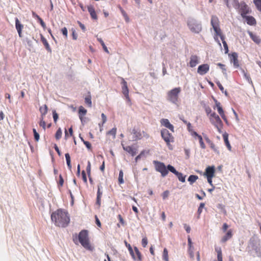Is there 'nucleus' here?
<instances>
[{"label": "nucleus", "mask_w": 261, "mask_h": 261, "mask_svg": "<svg viewBox=\"0 0 261 261\" xmlns=\"http://www.w3.org/2000/svg\"><path fill=\"white\" fill-rule=\"evenodd\" d=\"M51 219L59 227H65L70 222L68 212L62 209H58L51 215Z\"/></svg>", "instance_id": "1"}, {"label": "nucleus", "mask_w": 261, "mask_h": 261, "mask_svg": "<svg viewBox=\"0 0 261 261\" xmlns=\"http://www.w3.org/2000/svg\"><path fill=\"white\" fill-rule=\"evenodd\" d=\"M219 23L220 22L218 17L213 15L211 18V23L215 32L214 38L218 43L219 45L221 46V43L218 38V36L220 37L225 49V53L227 54L228 52V47L226 42L225 41V36L223 35L221 30L220 28Z\"/></svg>", "instance_id": "2"}, {"label": "nucleus", "mask_w": 261, "mask_h": 261, "mask_svg": "<svg viewBox=\"0 0 261 261\" xmlns=\"http://www.w3.org/2000/svg\"><path fill=\"white\" fill-rule=\"evenodd\" d=\"M73 240L76 244H77V241H79L81 245L86 250L91 251L94 250V247L90 243L88 231L87 230L84 229L81 230L78 236L74 238Z\"/></svg>", "instance_id": "3"}, {"label": "nucleus", "mask_w": 261, "mask_h": 261, "mask_svg": "<svg viewBox=\"0 0 261 261\" xmlns=\"http://www.w3.org/2000/svg\"><path fill=\"white\" fill-rule=\"evenodd\" d=\"M232 5L238 11L242 17L245 16L250 12L249 7L244 2L239 3L238 0H232Z\"/></svg>", "instance_id": "4"}, {"label": "nucleus", "mask_w": 261, "mask_h": 261, "mask_svg": "<svg viewBox=\"0 0 261 261\" xmlns=\"http://www.w3.org/2000/svg\"><path fill=\"white\" fill-rule=\"evenodd\" d=\"M133 135V138L135 141H138L142 139L143 138L148 139L149 138V135L144 130H141L139 128L134 127L131 132Z\"/></svg>", "instance_id": "5"}, {"label": "nucleus", "mask_w": 261, "mask_h": 261, "mask_svg": "<svg viewBox=\"0 0 261 261\" xmlns=\"http://www.w3.org/2000/svg\"><path fill=\"white\" fill-rule=\"evenodd\" d=\"M209 118L212 124L217 128L219 133H221L223 123L219 116L214 112L210 115Z\"/></svg>", "instance_id": "6"}, {"label": "nucleus", "mask_w": 261, "mask_h": 261, "mask_svg": "<svg viewBox=\"0 0 261 261\" xmlns=\"http://www.w3.org/2000/svg\"><path fill=\"white\" fill-rule=\"evenodd\" d=\"M180 91V87L171 90L167 93V99L173 103H176L178 99V94Z\"/></svg>", "instance_id": "7"}, {"label": "nucleus", "mask_w": 261, "mask_h": 261, "mask_svg": "<svg viewBox=\"0 0 261 261\" xmlns=\"http://www.w3.org/2000/svg\"><path fill=\"white\" fill-rule=\"evenodd\" d=\"M153 164L155 166L156 171L161 173L163 177H165L168 174V171L167 170V167H166L165 165L163 163L157 161H154Z\"/></svg>", "instance_id": "8"}, {"label": "nucleus", "mask_w": 261, "mask_h": 261, "mask_svg": "<svg viewBox=\"0 0 261 261\" xmlns=\"http://www.w3.org/2000/svg\"><path fill=\"white\" fill-rule=\"evenodd\" d=\"M161 133L162 138L166 143L167 145L169 146V148H170V143L174 142L173 136L166 128L162 129L161 130Z\"/></svg>", "instance_id": "9"}, {"label": "nucleus", "mask_w": 261, "mask_h": 261, "mask_svg": "<svg viewBox=\"0 0 261 261\" xmlns=\"http://www.w3.org/2000/svg\"><path fill=\"white\" fill-rule=\"evenodd\" d=\"M188 25L193 32L198 33L201 30V25L193 20L189 21Z\"/></svg>", "instance_id": "10"}, {"label": "nucleus", "mask_w": 261, "mask_h": 261, "mask_svg": "<svg viewBox=\"0 0 261 261\" xmlns=\"http://www.w3.org/2000/svg\"><path fill=\"white\" fill-rule=\"evenodd\" d=\"M214 101L215 102L216 107L217 108V111H218V113L220 114V115L221 116L222 118L223 119V120L225 122V123L227 124L228 120L226 118V116H225V115L224 114V112L221 106L220 102L216 99H215Z\"/></svg>", "instance_id": "11"}, {"label": "nucleus", "mask_w": 261, "mask_h": 261, "mask_svg": "<svg viewBox=\"0 0 261 261\" xmlns=\"http://www.w3.org/2000/svg\"><path fill=\"white\" fill-rule=\"evenodd\" d=\"M210 69V66L207 64H203L198 66L197 69V73L200 75H203L205 74Z\"/></svg>", "instance_id": "12"}, {"label": "nucleus", "mask_w": 261, "mask_h": 261, "mask_svg": "<svg viewBox=\"0 0 261 261\" xmlns=\"http://www.w3.org/2000/svg\"><path fill=\"white\" fill-rule=\"evenodd\" d=\"M121 84L122 85V92L123 94H124L126 99L127 100L130 101V98L129 97V94H128L129 91H128V89L127 87V82L124 79H122Z\"/></svg>", "instance_id": "13"}, {"label": "nucleus", "mask_w": 261, "mask_h": 261, "mask_svg": "<svg viewBox=\"0 0 261 261\" xmlns=\"http://www.w3.org/2000/svg\"><path fill=\"white\" fill-rule=\"evenodd\" d=\"M160 123L161 125L164 126L167 128H168L172 133L174 132V126L170 123L168 119L164 118L160 120Z\"/></svg>", "instance_id": "14"}, {"label": "nucleus", "mask_w": 261, "mask_h": 261, "mask_svg": "<svg viewBox=\"0 0 261 261\" xmlns=\"http://www.w3.org/2000/svg\"><path fill=\"white\" fill-rule=\"evenodd\" d=\"M215 168L214 166H208L205 169L204 175L206 177L213 178L215 176Z\"/></svg>", "instance_id": "15"}, {"label": "nucleus", "mask_w": 261, "mask_h": 261, "mask_svg": "<svg viewBox=\"0 0 261 261\" xmlns=\"http://www.w3.org/2000/svg\"><path fill=\"white\" fill-rule=\"evenodd\" d=\"M123 149L132 156H135L137 153V148L133 146H123Z\"/></svg>", "instance_id": "16"}, {"label": "nucleus", "mask_w": 261, "mask_h": 261, "mask_svg": "<svg viewBox=\"0 0 261 261\" xmlns=\"http://www.w3.org/2000/svg\"><path fill=\"white\" fill-rule=\"evenodd\" d=\"M15 27L19 37H22V30L23 25L19 21L18 18H15Z\"/></svg>", "instance_id": "17"}, {"label": "nucleus", "mask_w": 261, "mask_h": 261, "mask_svg": "<svg viewBox=\"0 0 261 261\" xmlns=\"http://www.w3.org/2000/svg\"><path fill=\"white\" fill-rule=\"evenodd\" d=\"M199 57L196 55H192L190 57L189 65L191 67H195L199 63Z\"/></svg>", "instance_id": "18"}, {"label": "nucleus", "mask_w": 261, "mask_h": 261, "mask_svg": "<svg viewBox=\"0 0 261 261\" xmlns=\"http://www.w3.org/2000/svg\"><path fill=\"white\" fill-rule=\"evenodd\" d=\"M242 17L245 19L247 23L250 25H253L256 23L255 19L252 16H247L246 15L245 16Z\"/></svg>", "instance_id": "19"}, {"label": "nucleus", "mask_w": 261, "mask_h": 261, "mask_svg": "<svg viewBox=\"0 0 261 261\" xmlns=\"http://www.w3.org/2000/svg\"><path fill=\"white\" fill-rule=\"evenodd\" d=\"M230 61L231 62L233 63V65L235 67H239V61L238 60V55L236 53H232V54L231 55V57H230Z\"/></svg>", "instance_id": "20"}, {"label": "nucleus", "mask_w": 261, "mask_h": 261, "mask_svg": "<svg viewBox=\"0 0 261 261\" xmlns=\"http://www.w3.org/2000/svg\"><path fill=\"white\" fill-rule=\"evenodd\" d=\"M248 34L252 40L256 44H258L261 42V39L257 35L254 34L252 32L249 31Z\"/></svg>", "instance_id": "21"}, {"label": "nucleus", "mask_w": 261, "mask_h": 261, "mask_svg": "<svg viewBox=\"0 0 261 261\" xmlns=\"http://www.w3.org/2000/svg\"><path fill=\"white\" fill-rule=\"evenodd\" d=\"M222 136H223V138L224 139V143H225L227 148H228V149L229 151H230L231 149V145L229 143V140H228V134L226 132H225L223 134Z\"/></svg>", "instance_id": "22"}, {"label": "nucleus", "mask_w": 261, "mask_h": 261, "mask_svg": "<svg viewBox=\"0 0 261 261\" xmlns=\"http://www.w3.org/2000/svg\"><path fill=\"white\" fill-rule=\"evenodd\" d=\"M232 237V231L231 229H229L226 234L221 239V242L223 243L226 242L227 240L231 239Z\"/></svg>", "instance_id": "23"}, {"label": "nucleus", "mask_w": 261, "mask_h": 261, "mask_svg": "<svg viewBox=\"0 0 261 261\" xmlns=\"http://www.w3.org/2000/svg\"><path fill=\"white\" fill-rule=\"evenodd\" d=\"M88 11L89 12L91 17L94 19H97V16L95 12V9L93 6H89L88 7Z\"/></svg>", "instance_id": "24"}, {"label": "nucleus", "mask_w": 261, "mask_h": 261, "mask_svg": "<svg viewBox=\"0 0 261 261\" xmlns=\"http://www.w3.org/2000/svg\"><path fill=\"white\" fill-rule=\"evenodd\" d=\"M47 110H48L47 106L46 105H44V106L40 107L39 111L41 114V118H42V119H43L44 116L47 113Z\"/></svg>", "instance_id": "25"}, {"label": "nucleus", "mask_w": 261, "mask_h": 261, "mask_svg": "<svg viewBox=\"0 0 261 261\" xmlns=\"http://www.w3.org/2000/svg\"><path fill=\"white\" fill-rule=\"evenodd\" d=\"M215 251L217 253L218 261H223L221 248L220 247H216Z\"/></svg>", "instance_id": "26"}, {"label": "nucleus", "mask_w": 261, "mask_h": 261, "mask_svg": "<svg viewBox=\"0 0 261 261\" xmlns=\"http://www.w3.org/2000/svg\"><path fill=\"white\" fill-rule=\"evenodd\" d=\"M134 253L135 255V258H133L134 260H137L138 261L141 260V254L140 252L139 251V249L136 247H134Z\"/></svg>", "instance_id": "27"}, {"label": "nucleus", "mask_w": 261, "mask_h": 261, "mask_svg": "<svg viewBox=\"0 0 261 261\" xmlns=\"http://www.w3.org/2000/svg\"><path fill=\"white\" fill-rule=\"evenodd\" d=\"M86 113H87V110L83 107L81 106L79 108V117L81 121L83 120V116L85 115Z\"/></svg>", "instance_id": "28"}, {"label": "nucleus", "mask_w": 261, "mask_h": 261, "mask_svg": "<svg viewBox=\"0 0 261 261\" xmlns=\"http://www.w3.org/2000/svg\"><path fill=\"white\" fill-rule=\"evenodd\" d=\"M126 247L128 248L130 254L131 255L133 258H135V255L133 249L129 244H128L126 241H124Z\"/></svg>", "instance_id": "29"}, {"label": "nucleus", "mask_w": 261, "mask_h": 261, "mask_svg": "<svg viewBox=\"0 0 261 261\" xmlns=\"http://www.w3.org/2000/svg\"><path fill=\"white\" fill-rule=\"evenodd\" d=\"M41 40L45 46L46 49L50 51V48L47 40L42 35H41Z\"/></svg>", "instance_id": "30"}, {"label": "nucleus", "mask_w": 261, "mask_h": 261, "mask_svg": "<svg viewBox=\"0 0 261 261\" xmlns=\"http://www.w3.org/2000/svg\"><path fill=\"white\" fill-rule=\"evenodd\" d=\"M198 178V177L197 175H191L189 177L188 180V181L190 182V184L191 185H192L194 182H195L196 181V180Z\"/></svg>", "instance_id": "31"}, {"label": "nucleus", "mask_w": 261, "mask_h": 261, "mask_svg": "<svg viewBox=\"0 0 261 261\" xmlns=\"http://www.w3.org/2000/svg\"><path fill=\"white\" fill-rule=\"evenodd\" d=\"M176 175L180 181H181L182 182H185V179H186V175H184L181 173L179 172H178L177 173Z\"/></svg>", "instance_id": "32"}, {"label": "nucleus", "mask_w": 261, "mask_h": 261, "mask_svg": "<svg viewBox=\"0 0 261 261\" xmlns=\"http://www.w3.org/2000/svg\"><path fill=\"white\" fill-rule=\"evenodd\" d=\"M65 156L67 166H68V168L70 170L71 169L72 167H71V164L70 155L68 153H67L65 154Z\"/></svg>", "instance_id": "33"}, {"label": "nucleus", "mask_w": 261, "mask_h": 261, "mask_svg": "<svg viewBox=\"0 0 261 261\" xmlns=\"http://www.w3.org/2000/svg\"><path fill=\"white\" fill-rule=\"evenodd\" d=\"M118 182L120 185L124 183L123 172L122 170H120L118 176Z\"/></svg>", "instance_id": "34"}, {"label": "nucleus", "mask_w": 261, "mask_h": 261, "mask_svg": "<svg viewBox=\"0 0 261 261\" xmlns=\"http://www.w3.org/2000/svg\"><path fill=\"white\" fill-rule=\"evenodd\" d=\"M163 259L165 261H169L168 252L167 248H165L163 253Z\"/></svg>", "instance_id": "35"}, {"label": "nucleus", "mask_w": 261, "mask_h": 261, "mask_svg": "<svg viewBox=\"0 0 261 261\" xmlns=\"http://www.w3.org/2000/svg\"><path fill=\"white\" fill-rule=\"evenodd\" d=\"M253 3L256 9L261 12V0H253Z\"/></svg>", "instance_id": "36"}, {"label": "nucleus", "mask_w": 261, "mask_h": 261, "mask_svg": "<svg viewBox=\"0 0 261 261\" xmlns=\"http://www.w3.org/2000/svg\"><path fill=\"white\" fill-rule=\"evenodd\" d=\"M97 40L99 41V42L101 44V45H102V48L103 49H104V50L107 52V53H109V51H108V49L107 47V46H106L104 42L103 41V40H102L101 38H97Z\"/></svg>", "instance_id": "37"}, {"label": "nucleus", "mask_w": 261, "mask_h": 261, "mask_svg": "<svg viewBox=\"0 0 261 261\" xmlns=\"http://www.w3.org/2000/svg\"><path fill=\"white\" fill-rule=\"evenodd\" d=\"M80 137L81 140L84 143V144L86 145V147L88 149L91 150L92 146H91V143L89 142H88V141H85L82 137Z\"/></svg>", "instance_id": "38"}, {"label": "nucleus", "mask_w": 261, "mask_h": 261, "mask_svg": "<svg viewBox=\"0 0 261 261\" xmlns=\"http://www.w3.org/2000/svg\"><path fill=\"white\" fill-rule=\"evenodd\" d=\"M62 132L61 129L59 128L56 132L55 137L57 140L60 139L62 137Z\"/></svg>", "instance_id": "39"}, {"label": "nucleus", "mask_w": 261, "mask_h": 261, "mask_svg": "<svg viewBox=\"0 0 261 261\" xmlns=\"http://www.w3.org/2000/svg\"><path fill=\"white\" fill-rule=\"evenodd\" d=\"M167 170L171 172L172 173H174L175 175L177 174L178 171L176 170V169L173 167L172 166L170 165H168L167 166Z\"/></svg>", "instance_id": "40"}, {"label": "nucleus", "mask_w": 261, "mask_h": 261, "mask_svg": "<svg viewBox=\"0 0 261 261\" xmlns=\"http://www.w3.org/2000/svg\"><path fill=\"white\" fill-rule=\"evenodd\" d=\"M120 10L125 20H126V21L128 22L129 21V18L126 13L121 7H120Z\"/></svg>", "instance_id": "41"}, {"label": "nucleus", "mask_w": 261, "mask_h": 261, "mask_svg": "<svg viewBox=\"0 0 261 261\" xmlns=\"http://www.w3.org/2000/svg\"><path fill=\"white\" fill-rule=\"evenodd\" d=\"M197 138L199 140V143H200V147L202 149H205L206 146H205V145L204 144V142L203 141V139H202V138L201 136H198V137Z\"/></svg>", "instance_id": "42"}, {"label": "nucleus", "mask_w": 261, "mask_h": 261, "mask_svg": "<svg viewBox=\"0 0 261 261\" xmlns=\"http://www.w3.org/2000/svg\"><path fill=\"white\" fill-rule=\"evenodd\" d=\"M86 170L88 174V177H90L91 176V163L90 161H88V164Z\"/></svg>", "instance_id": "43"}, {"label": "nucleus", "mask_w": 261, "mask_h": 261, "mask_svg": "<svg viewBox=\"0 0 261 261\" xmlns=\"http://www.w3.org/2000/svg\"><path fill=\"white\" fill-rule=\"evenodd\" d=\"M33 132L34 133V138L36 141H38L40 138V136L39 134L37 132L36 129L35 128L33 129Z\"/></svg>", "instance_id": "44"}, {"label": "nucleus", "mask_w": 261, "mask_h": 261, "mask_svg": "<svg viewBox=\"0 0 261 261\" xmlns=\"http://www.w3.org/2000/svg\"><path fill=\"white\" fill-rule=\"evenodd\" d=\"M116 132H117V129L116 127H114V128H113L110 130H109L107 133V134L112 135L115 137L116 136Z\"/></svg>", "instance_id": "45"}, {"label": "nucleus", "mask_w": 261, "mask_h": 261, "mask_svg": "<svg viewBox=\"0 0 261 261\" xmlns=\"http://www.w3.org/2000/svg\"><path fill=\"white\" fill-rule=\"evenodd\" d=\"M204 205H205V204L204 203H201L200 204L197 210V213L199 216L200 215L201 213H202V210H203V207H204Z\"/></svg>", "instance_id": "46"}, {"label": "nucleus", "mask_w": 261, "mask_h": 261, "mask_svg": "<svg viewBox=\"0 0 261 261\" xmlns=\"http://www.w3.org/2000/svg\"><path fill=\"white\" fill-rule=\"evenodd\" d=\"M85 103L88 104L89 107L91 106L92 102L90 96H87L85 98Z\"/></svg>", "instance_id": "47"}, {"label": "nucleus", "mask_w": 261, "mask_h": 261, "mask_svg": "<svg viewBox=\"0 0 261 261\" xmlns=\"http://www.w3.org/2000/svg\"><path fill=\"white\" fill-rule=\"evenodd\" d=\"M148 243V240L146 237H144L142 240V245L143 247H146Z\"/></svg>", "instance_id": "48"}, {"label": "nucleus", "mask_w": 261, "mask_h": 261, "mask_svg": "<svg viewBox=\"0 0 261 261\" xmlns=\"http://www.w3.org/2000/svg\"><path fill=\"white\" fill-rule=\"evenodd\" d=\"M82 178H83V181L85 184H87V176H86V174L85 171L84 170H83L82 172Z\"/></svg>", "instance_id": "49"}, {"label": "nucleus", "mask_w": 261, "mask_h": 261, "mask_svg": "<svg viewBox=\"0 0 261 261\" xmlns=\"http://www.w3.org/2000/svg\"><path fill=\"white\" fill-rule=\"evenodd\" d=\"M188 251H189V255H190V257L192 258H193L194 256V247H192V248L189 247Z\"/></svg>", "instance_id": "50"}, {"label": "nucleus", "mask_w": 261, "mask_h": 261, "mask_svg": "<svg viewBox=\"0 0 261 261\" xmlns=\"http://www.w3.org/2000/svg\"><path fill=\"white\" fill-rule=\"evenodd\" d=\"M64 184V179L62 176L60 174L59 175V180L58 182L59 186L62 187Z\"/></svg>", "instance_id": "51"}, {"label": "nucleus", "mask_w": 261, "mask_h": 261, "mask_svg": "<svg viewBox=\"0 0 261 261\" xmlns=\"http://www.w3.org/2000/svg\"><path fill=\"white\" fill-rule=\"evenodd\" d=\"M61 32L63 34V35L66 38L67 37V34H68V31L66 28L64 27L62 29Z\"/></svg>", "instance_id": "52"}, {"label": "nucleus", "mask_w": 261, "mask_h": 261, "mask_svg": "<svg viewBox=\"0 0 261 261\" xmlns=\"http://www.w3.org/2000/svg\"><path fill=\"white\" fill-rule=\"evenodd\" d=\"M39 125H40V126L42 127L44 129H45L46 123L43 120V119H42V118H41V120H40V122L39 123Z\"/></svg>", "instance_id": "53"}, {"label": "nucleus", "mask_w": 261, "mask_h": 261, "mask_svg": "<svg viewBox=\"0 0 261 261\" xmlns=\"http://www.w3.org/2000/svg\"><path fill=\"white\" fill-rule=\"evenodd\" d=\"M169 194V192L167 190V191H164L162 194L163 199H166L168 197Z\"/></svg>", "instance_id": "54"}, {"label": "nucleus", "mask_w": 261, "mask_h": 261, "mask_svg": "<svg viewBox=\"0 0 261 261\" xmlns=\"http://www.w3.org/2000/svg\"><path fill=\"white\" fill-rule=\"evenodd\" d=\"M101 188V186H98L97 193V197H101L102 192L100 191Z\"/></svg>", "instance_id": "55"}, {"label": "nucleus", "mask_w": 261, "mask_h": 261, "mask_svg": "<svg viewBox=\"0 0 261 261\" xmlns=\"http://www.w3.org/2000/svg\"><path fill=\"white\" fill-rule=\"evenodd\" d=\"M118 218L119 220V222L122 225H125V222L122 218V217L121 216V215H119L118 216Z\"/></svg>", "instance_id": "56"}, {"label": "nucleus", "mask_w": 261, "mask_h": 261, "mask_svg": "<svg viewBox=\"0 0 261 261\" xmlns=\"http://www.w3.org/2000/svg\"><path fill=\"white\" fill-rule=\"evenodd\" d=\"M101 197H96V204L98 205V207H99L101 205Z\"/></svg>", "instance_id": "57"}, {"label": "nucleus", "mask_w": 261, "mask_h": 261, "mask_svg": "<svg viewBox=\"0 0 261 261\" xmlns=\"http://www.w3.org/2000/svg\"><path fill=\"white\" fill-rule=\"evenodd\" d=\"M95 218L96 224L97 225V226L99 227H101V223H100V220H99L98 218L97 217V216L96 215L95 216Z\"/></svg>", "instance_id": "58"}, {"label": "nucleus", "mask_w": 261, "mask_h": 261, "mask_svg": "<svg viewBox=\"0 0 261 261\" xmlns=\"http://www.w3.org/2000/svg\"><path fill=\"white\" fill-rule=\"evenodd\" d=\"M101 118H102V120L101 125H103V124L105 123L107 121V117L103 113L101 114Z\"/></svg>", "instance_id": "59"}, {"label": "nucleus", "mask_w": 261, "mask_h": 261, "mask_svg": "<svg viewBox=\"0 0 261 261\" xmlns=\"http://www.w3.org/2000/svg\"><path fill=\"white\" fill-rule=\"evenodd\" d=\"M53 118L55 122H56L58 119V115L56 111L53 112Z\"/></svg>", "instance_id": "60"}, {"label": "nucleus", "mask_w": 261, "mask_h": 261, "mask_svg": "<svg viewBox=\"0 0 261 261\" xmlns=\"http://www.w3.org/2000/svg\"><path fill=\"white\" fill-rule=\"evenodd\" d=\"M228 228V225L227 223H225L223 224V226H222V230L223 232H225L227 228Z\"/></svg>", "instance_id": "61"}, {"label": "nucleus", "mask_w": 261, "mask_h": 261, "mask_svg": "<svg viewBox=\"0 0 261 261\" xmlns=\"http://www.w3.org/2000/svg\"><path fill=\"white\" fill-rule=\"evenodd\" d=\"M54 148H55V150L57 151L58 155L60 156L61 155V153L59 150V147L56 144L54 145Z\"/></svg>", "instance_id": "62"}, {"label": "nucleus", "mask_w": 261, "mask_h": 261, "mask_svg": "<svg viewBox=\"0 0 261 261\" xmlns=\"http://www.w3.org/2000/svg\"><path fill=\"white\" fill-rule=\"evenodd\" d=\"M184 227L186 230V231L188 232V233H189L191 231V228L189 226V225H187V224H185L184 225Z\"/></svg>", "instance_id": "63"}, {"label": "nucleus", "mask_w": 261, "mask_h": 261, "mask_svg": "<svg viewBox=\"0 0 261 261\" xmlns=\"http://www.w3.org/2000/svg\"><path fill=\"white\" fill-rule=\"evenodd\" d=\"M40 22V23L41 24V25L43 28H45L46 27V25H45V22L43 21V20L42 19V18H41L39 20H38Z\"/></svg>", "instance_id": "64"}]
</instances>
